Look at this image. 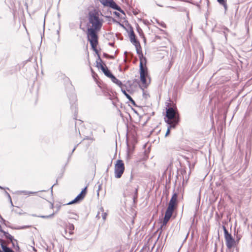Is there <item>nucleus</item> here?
Masks as SVG:
<instances>
[{
    "label": "nucleus",
    "instance_id": "aec40b11",
    "mask_svg": "<svg viewBox=\"0 0 252 252\" xmlns=\"http://www.w3.org/2000/svg\"><path fill=\"white\" fill-rule=\"evenodd\" d=\"M99 62H98V61L96 62L97 66L98 67H100L101 68V65L100 64H102L101 63V60L100 59H99Z\"/></svg>",
    "mask_w": 252,
    "mask_h": 252
},
{
    "label": "nucleus",
    "instance_id": "5701e85b",
    "mask_svg": "<svg viewBox=\"0 0 252 252\" xmlns=\"http://www.w3.org/2000/svg\"><path fill=\"white\" fill-rule=\"evenodd\" d=\"M115 14L116 15H117L118 16H119V13H117V12H115Z\"/></svg>",
    "mask_w": 252,
    "mask_h": 252
},
{
    "label": "nucleus",
    "instance_id": "f3484780",
    "mask_svg": "<svg viewBox=\"0 0 252 252\" xmlns=\"http://www.w3.org/2000/svg\"><path fill=\"white\" fill-rule=\"evenodd\" d=\"M168 125H169V126L168 127L167 130L166 132L165 135V136H167L169 135L170 131V128H173V126H172V124H168Z\"/></svg>",
    "mask_w": 252,
    "mask_h": 252
},
{
    "label": "nucleus",
    "instance_id": "423d86ee",
    "mask_svg": "<svg viewBox=\"0 0 252 252\" xmlns=\"http://www.w3.org/2000/svg\"><path fill=\"white\" fill-rule=\"evenodd\" d=\"M99 1L104 6H108L114 9L118 10L124 14V11L113 0H99Z\"/></svg>",
    "mask_w": 252,
    "mask_h": 252
},
{
    "label": "nucleus",
    "instance_id": "20e7f679",
    "mask_svg": "<svg viewBox=\"0 0 252 252\" xmlns=\"http://www.w3.org/2000/svg\"><path fill=\"white\" fill-rule=\"evenodd\" d=\"M125 170L124 164L122 160H118L115 166V177L120 178L121 177Z\"/></svg>",
    "mask_w": 252,
    "mask_h": 252
},
{
    "label": "nucleus",
    "instance_id": "9b49d317",
    "mask_svg": "<svg viewBox=\"0 0 252 252\" xmlns=\"http://www.w3.org/2000/svg\"><path fill=\"white\" fill-rule=\"evenodd\" d=\"M130 38L131 42L135 45V46L137 49V53H139V51L138 50V47L139 46V44L136 40V39L135 38V35L133 32L130 35Z\"/></svg>",
    "mask_w": 252,
    "mask_h": 252
},
{
    "label": "nucleus",
    "instance_id": "a211bd4d",
    "mask_svg": "<svg viewBox=\"0 0 252 252\" xmlns=\"http://www.w3.org/2000/svg\"><path fill=\"white\" fill-rule=\"evenodd\" d=\"M217 0L220 4L225 6V5H226V0Z\"/></svg>",
    "mask_w": 252,
    "mask_h": 252
},
{
    "label": "nucleus",
    "instance_id": "b1692460",
    "mask_svg": "<svg viewBox=\"0 0 252 252\" xmlns=\"http://www.w3.org/2000/svg\"><path fill=\"white\" fill-rule=\"evenodd\" d=\"M8 238L10 239V240H12V236L10 235V237H9Z\"/></svg>",
    "mask_w": 252,
    "mask_h": 252
},
{
    "label": "nucleus",
    "instance_id": "ddd939ff",
    "mask_svg": "<svg viewBox=\"0 0 252 252\" xmlns=\"http://www.w3.org/2000/svg\"><path fill=\"white\" fill-rule=\"evenodd\" d=\"M1 242V246L3 250V252H14L11 249L8 248L5 244L4 243L0 241Z\"/></svg>",
    "mask_w": 252,
    "mask_h": 252
},
{
    "label": "nucleus",
    "instance_id": "f257e3e1",
    "mask_svg": "<svg viewBox=\"0 0 252 252\" xmlns=\"http://www.w3.org/2000/svg\"><path fill=\"white\" fill-rule=\"evenodd\" d=\"M87 38L93 49L96 50L98 44L96 32L100 30L103 23L102 15L96 10L91 11L88 14Z\"/></svg>",
    "mask_w": 252,
    "mask_h": 252
},
{
    "label": "nucleus",
    "instance_id": "4468645a",
    "mask_svg": "<svg viewBox=\"0 0 252 252\" xmlns=\"http://www.w3.org/2000/svg\"><path fill=\"white\" fill-rule=\"evenodd\" d=\"M122 91L123 93V94L125 95V96L126 97V98L133 104H135V101L133 100L132 97L126 93V91L125 90H123L122 89Z\"/></svg>",
    "mask_w": 252,
    "mask_h": 252
},
{
    "label": "nucleus",
    "instance_id": "2eb2a0df",
    "mask_svg": "<svg viewBox=\"0 0 252 252\" xmlns=\"http://www.w3.org/2000/svg\"><path fill=\"white\" fill-rule=\"evenodd\" d=\"M111 80L115 84L118 85L119 86H121L122 85V83L118 79H117L114 75H113L111 78Z\"/></svg>",
    "mask_w": 252,
    "mask_h": 252
},
{
    "label": "nucleus",
    "instance_id": "39448f33",
    "mask_svg": "<svg viewBox=\"0 0 252 252\" xmlns=\"http://www.w3.org/2000/svg\"><path fill=\"white\" fill-rule=\"evenodd\" d=\"M223 230L226 245L228 249H231L234 246L235 241L231 236V234L228 233L225 227H223Z\"/></svg>",
    "mask_w": 252,
    "mask_h": 252
},
{
    "label": "nucleus",
    "instance_id": "7ed1b4c3",
    "mask_svg": "<svg viewBox=\"0 0 252 252\" xmlns=\"http://www.w3.org/2000/svg\"><path fill=\"white\" fill-rule=\"evenodd\" d=\"M165 121L168 124H172V126L174 128L179 121V116L176 110L172 107L166 109V118Z\"/></svg>",
    "mask_w": 252,
    "mask_h": 252
},
{
    "label": "nucleus",
    "instance_id": "412c9836",
    "mask_svg": "<svg viewBox=\"0 0 252 252\" xmlns=\"http://www.w3.org/2000/svg\"><path fill=\"white\" fill-rule=\"evenodd\" d=\"M106 216H107V213H103L102 214V218H103V219L104 220H105L106 219Z\"/></svg>",
    "mask_w": 252,
    "mask_h": 252
},
{
    "label": "nucleus",
    "instance_id": "0eeeda50",
    "mask_svg": "<svg viewBox=\"0 0 252 252\" xmlns=\"http://www.w3.org/2000/svg\"><path fill=\"white\" fill-rule=\"evenodd\" d=\"M87 192V187H85L81 192L71 202L67 204H72L82 200L85 196Z\"/></svg>",
    "mask_w": 252,
    "mask_h": 252
},
{
    "label": "nucleus",
    "instance_id": "1a4fd4ad",
    "mask_svg": "<svg viewBox=\"0 0 252 252\" xmlns=\"http://www.w3.org/2000/svg\"><path fill=\"white\" fill-rule=\"evenodd\" d=\"M177 195L176 193H174L169 202L168 207L170 208H172L173 209H175L176 205H177Z\"/></svg>",
    "mask_w": 252,
    "mask_h": 252
},
{
    "label": "nucleus",
    "instance_id": "dca6fc26",
    "mask_svg": "<svg viewBox=\"0 0 252 252\" xmlns=\"http://www.w3.org/2000/svg\"><path fill=\"white\" fill-rule=\"evenodd\" d=\"M20 193H23L24 194H33L36 193V192H31L28 191H20Z\"/></svg>",
    "mask_w": 252,
    "mask_h": 252
},
{
    "label": "nucleus",
    "instance_id": "6ab92c4d",
    "mask_svg": "<svg viewBox=\"0 0 252 252\" xmlns=\"http://www.w3.org/2000/svg\"><path fill=\"white\" fill-rule=\"evenodd\" d=\"M53 216H54V214H52L49 216H41V217L43 218H48L53 217Z\"/></svg>",
    "mask_w": 252,
    "mask_h": 252
},
{
    "label": "nucleus",
    "instance_id": "393cba45",
    "mask_svg": "<svg viewBox=\"0 0 252 252\" xmlns=\"http://www.w3.org/2000/svg\"><path fill=\"white\" fill-rule=\"evenodd\" d=\"M0 189H2V188L1 187H0Z\"/></svg>",
    "mask_w": 252,
    "mask_h": 252
},
{
    "label": "nucleus",
    "instance_id": "6e6552de",
    "mask_svg": "<svg viewBox=\"0 0 252 252\" xmlns=\"http://www.w3.org/2000/svg\"><path fill=\"white\" fill-rule=\"evenodd\" d=\"M174 210V209L167 207L162 222V226L165 225L167 224L173 214Z\"/></svg>",
    "mask_w": 252,
    "mask_h": 252
},
{
    "label": "nucleus",
    "instance_id": "9d476101",
    "mask_svg": "<svg viewBox=\"0 0 252 252\" xmlns=\"http://www.w3.org/2000/svg\"><path fill=\"white\" fill-rule=\"evenodd\" d=\"M74 229V225L72 224H68L65 229V234L67 236L71 235L73 234V230Z\"/></svg>",
    "mask_w": 252,
    "mask_h": 252
},
{
    "label": "nucleus",
    "instance_id": "f8f14e48",
    "mask_svg": "<svg viewBox=\"0 0 252 252\" xmlns=\"http://www.w3.org/2000/svg\"><path fill=\"white\" fill-rule=\"evenodd\" d=\"M100 65H101V69L102 70V71L104 73V74L108 77L111 78V77L113 75L110 72V71L108 69V68L105 67L103 64H100Z\"/></svg>",
    "mask_w": 252,
    "mask_h": 252
},
{
    "label": "nucleus",
    "instance_id": "f03ea898",
    "mask_svg": "<svg viewBox=\"0 0 252 252\" xmlns=\"http://www.w3.org/2000/svg\"><path fill=\"white\" fill-rule=\"evenodd\" d=\"M146 59L145 57L140 58V77L142 86L146 88L151 83V78L148 74V68L146 66Z\"/></svg>",
    "mask_w": 252,
    "mask_h": 252
},
{
    "label": "nucleus",
    "instance_id": "4be33fe9",
    "mask_svg": "<svg viewBox=\"0 0 252 252\" xmlns=\"http://www.w3.org/2000/svg\"><path fill=\"white\" fill-rule=\"evenodd\" d=\"M0 232H3V230H2V228H1V226L0 224Z\"/></svg>",
    "mask_w": 252,
    "mask_h": 252
}]
</instances>
